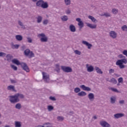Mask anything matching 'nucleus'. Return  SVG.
Returning a JSON list of instances; mask_svg holds the SVG:
<instances>
[{
  "label": "nucleus",
  "instance_id": "f257e3e1",
  "mask_svg": "<svg viewBox=\"0 0 127 127\" xmlns=\"http://www.w3.org/2000/svg\"><path fill=\"white\" fill-rule=\"evenodd\" d=\"M9 101L11 104H15L16 103H18L20 99H24V95L21 93H16L14 96H9Z\"/></svg>",
  "mask_w": 127,
  "mask_h": 127
},
{
  "label": "nucleus",
  "instance_id": "f03ea898",
  "mask_svg": "<svg viewBox=\"0 0 127 127\" xmlns=\"http://www.w3.org/2000/svg\"><path fill=\"white\" fill-rule=\"evenodd\" d=\"M38 37L40 38L41 42H47V41H48V38L44 33L39 34Z\"/></svg>",
  "mask_w": 127,
  "mask_h": 127
},
{
  "label": "nucleus",
  "instance_id": "7ed1b4c3",
  "mask_svg": "<svg viewBox=\"0 0 127 127\" xmlns=\"http://www.w3.org/2000/svg\"><path fill=\"white\" fill-rule=\"evenodd\" d=\"M61 69L65 73H71L73 71V69H72V68H71L69 66H66L64 65L61 66Z\"/></svg>",
  "mask_w": 127,
  "mask_h": 127
},
{
  "label": "nucleus",
  "instance_id": "20e7f679",
  "mask_svg": "<svg viewBox=\"0 0 127 127\" xmlns=\"http://www.w3.org/2000/svg\"><path fill=\"white\" fill-rule=\"evenodd\" d=\"M21 67L23 70L26 71L27 73L29 72V67L27 66V64L25 63H21Z\"/></svg>",
  "mask_w": 127,
  "mask_h": 127
},
{
  "label": "nucleus",
  "instance_id": "39448f33",
  "mask_svg": "<svg viewBox=\"0 0 127 127\" xmlns=\"http://www.w3.org/2000/svg\"><path fill=\"white\" fill-rule=\"evenodd\" d=\"M42 75H43V79L44 82H45V83H49V80H50L49 75L47 74V73H46L45 72H42Z\"/></svg>",
  "mask_w": 127,
  "mask_h": 127
},
{
  "label": "nucleus",
  "instance_id": "423d86ee",
  "mask_svg": "<svg viewBox=\"0 0 127 127\" xmlns=\"http://www.w3.org/2000/svg\"><path fill=\"white\" fill-rule=\"evenodd\" d=\"M76 20L78 22V25L80 29H82V28L84 27V23L83 22V21L81 20V18H77Z\"/></svg>",
  "mask_w": 127,
  "mask_h": 127
},
{
  "label": "nucleus",
  "instance_id": "0eeeda50",
  "mask_svg": "<svg viewBox=\"0 0 127 127\" xmlns=\"http://www.w3.org/2000/svg\"><path fill=\"white\" fill-rule=\"evenodd\" d=\"M100 124L101 127H111V125L109 124V123L106 121H101Z\"/></svg>",
  "mask_w": 127,
  "mask_h": 127
},
{
  "label": "nucleus",
  "instance_id": "6e6552de",
  "mask_svg": "<svg viewBox=\"0 0 127 127\" xmlns=\"http://www.w3.org/2000/svg\"><path fill=\"white\" fill-rule=\"evenodd\" d=\"M118 65H120V64H127V59H123L121 60H119L116 62Z\"/></svg>",
  "mask_w": 127,
  "mask_h": 127
},
{
  "label": "nucleus",
  "instance_id": "1a4fd4ad",
  "mask_svg": "<svg viewBox=\"0 0 127 127\" xmlns=\"http://www.w3.org/2000/svg\"><path fill=\"white\" fill-rule=\"evenodd\" d=\"M82 44H84V45L87 46V48L88 49H91V48L92 47V46H93V45L92 44L89 43V42H88L86 41H82Z\"/></svg>",
  "mask_w": 127,
  "mask_h": 127
},
{
  "label": "nucleus",
  "instance_id": "9d476101",
  "mask_svg": "<svg viewBox=\"0 0 127 127\" xmlns=\"http://www.w3.org/2000/svg\"><path fill=\"white\" fill-rule=\"evenodd\" d=\"M80 88L82 89L83 91H87L88 92L91 91V88L85 86V85H82L80 86Z\"/></svg>",
  "mask_w": 127,
  "mask_h": 127
},
{
  "label": "nucleus",
  "instance_id": "9b49d317",
  "mask_svg": "<svg viewBox=\"0 0 127 127\" xmlns=\"http://www.w3.org/2000/svg\"><path fill=\"white\" fill-rule=\"evenodd\" d=\"M109 34L110 35V37H112V38H113V39L117 38V33H116V32L114 31H110Z\"/></svg>",
  "mask_w": 127,
  "mask_h": 127
},
{
  "label": "nucleus",
  "instance_id": "f8f14e48",
  "mask_svg": "<svg viewBox=\"0 0 127 127\" xmlns=\"http://www.w3.org/2000/svg\"><path fill=\"white\" fill-rule=\"evenodd\" d=\"M86 25L88 27H89V28H91V29H96V28H97L96 24H92L89 23H86Z\"/></svg>",
  "mask_w": 127,
  "mask_h": 127
},
{
  "label": "nucleus",
  "instance_id": "ddd939ff",
  "mask_svg": "<svg viewBox=\"0 0 127 127\" xmlns=\"http://www.w3.org/2000/svg\"><path fill=\"white\" fill-rule=\"evenodd\" d=\"M125 116V114L123 113H117L114 115L115 119H120V118H123Z\"/></svg>",
  "mask_w": 127,
  "mask_h": 127
},
{
  "label": "nucleus",
  "instance_id": "4468645a",
  "mask_svg": "<svg viewBox=\"0 0 127 127\" xmlns=\"http://www.w3.org/2000/svg\"><path fill=\"white\" fill-rule=\"evenodd\" d=\"M43 2H44V1L43 0H39L36 2V6H38L39 7H41V6H42Z\"/></svg>",
  "mask_w": 127,
  "mask_h": 127
},
{
  "label": "nucleus",
  "instance_id": "2eb2a0df",
  "mask_svg": "<svg viewBox=\"0 0 127 127\" xmlns=\"http://www.w3.org/2000/svg\"><path fill=\"white\" fill-rule=\"evenodd\" d=\"M8 91H12V92H16V90H15V87L13 85H9L7 86V88Z\"/></svg>",
  "mask_w": 127,
  "mask_h": 127
},
{
  "label": "nucleus",
  "instance_id": "dca6fc26",
  "mask_svg": "<svg viewBox=\"0 0 127 127\" xmlns=\"http://www.w3.org/2000/svg\"><path fill=\"white\" fill-rule=\"evenodd\" d=\"M89 19H91V21L92 22H93L94 23H97V22H98V20H97V19L95 18V17H94L92 16L91 15H89L88 16Z\"/></svg>",
  "mask_w": 127,
  "mask_h": 127
},
{
  "label": "nucleus",
  "instance_id": "f3484780",
  "mask_svg": "<svg viewBox=\"0 0 127 127\" xmlns=\"http://www.w3.org/2000/svg\"><path fill=\"white\" fill-rule=\"evenodd\" d=\"M12 63L16 64V65H21V63L19 62V61L17 59H14L12 60Z\"/></svg>",
  "mask_w": 127,
  "mask_h": 127
},
{
  "label": "nucleus",
  "instance_id": "a211bd4d",
  "mask_svg": "<svg viewBox=\"0 0 127 127\" xmlns=\"http://www.w3.org/2000/svg\"><path fill=\"white\" fill-rule=\"evenodd\" d=\"M69 29L71 32H75L76 31V27L73 24H71L69 26Z\"/></svg>",
  "mask_w": 127,
  "mask_h": 127
},
{
  "label": "nucleus",
  "instance_id": "6ab92c4d",
  "mask_svg": "<svg viewBox=\"0 0 127 127\" xmlns=\"http://www.w3.org/2000/svg\"><path fill=\"white\" fill-rule=\"evenodd\" d=\"M7 61H11V59L13 58V57L10 54H8L5 56Z\"/></svg>",
  "mask_w": 127,
  "mask_h": 127
},
{
  "label": "nucleus",
  "instance_id": "aec40b11",
  "mask_svg": "<svg viewBox=\"0 0 127 127\" xmlns=\"http://www.w3.org/2000/svg\"><path fill=\"white\" fill-rule=\"evenodd\" d=\"M88 99H89L90 101H92V100L95 99V95H94V94L92 93H89L88 95Z\"/></svg>",
  "mask_w": 127,
  "mask_h": 127
},
{
  "label": "nucleus",
  "instance_id": "412c9836",
  "mask_svg": "<svg viewBox=\"0 0 127 127\" xmlns=\"http://www.w3.org/2000/svg\"><path fill=\"white\" fill-rule=\"evenodd\" d=\"M77 95L79 96V97H84L87 95V93L84 91H81L77 94Z\"/></svg>",
  "mask_w": 127,
  "mask_h": 127
},
{
  "label": "nucleus",
  "instance_id": "4be33fe9",
  "mask_svg": "<svg viewBox=\"0 0 127 127\" xmlns=\"http://www.w3.org/2000/svg\"><path fill=\"white\" fill-rule=\"evenodd\" d=\"M48 3L44 1V2H43L41 7L42 8H48Z\"/></svg>",
  "mask_w": 127,
  "mask_h": 127
},
{
  "label": "nucleus",
  "instance_id": "5701e85b",
  "mask_svg": "<svg viewBox=\"0 0 127 127\" xmlns=\"http://www.w3.org/2000/svg\"><path fill=\"white\" fill-rule=\"evenodd\" d=\"M15 38L16 40H17L18 41H21V40H22V39H23V38L22 37V36L20 35H16Z\"/></svg>",
  "mask_w": 127,
  "mask_h": 127
},
{
  "label": "nucleus",
  "instance_id": "b1692460",
  "mask_svg": "<svg viewBox=\"0 0 127 127\" xmlns=\"http://www.w3.org/2000/svg\"><path fill=\"white\" fill-rule=\"evenodd\" d=\"M95 70L97 74H103V71H102V69H100V68L95 66Z\"/></svg>",
  "mask_w": 127,
  "mask_h": 127
},
{
  "label": "nucleus",
  "instance_id": "393cba45",
  "mask_svg": "<svg viewBox=\"0 0 127 127\" xmlns=\"http://www.w3.org/2000/svg\"><path fill=\"white\" fill-rule=\"evenodd\" d=\"M56 71L57 73H60V65L59 64H56Z\"/></svg>",
  "mask_w": 127,
  "mask_h": 127
},
{
  "label": "nucleus",
  "instance_id": "a878e982",
  "mask_svg": "<svg viewBox=\"0 0 127 127\" xmlns=\"http://www.w3.org/2000/svg\"><path fill=\"white\" fill-rule=\"evenodd\" d=\"M94 71V66L92 65H90L89 66L87 67V71L91 72Z\"/></svg>",
  "mask_w": 127,
  "mask_h": 127
},
{
  "label": "nucleus",
  "instance_id": "bb28decb",
  "mask_svg": "<svg viewBox=\"0 0 127 127\" xmlns=\"http://www.w3.org/2000/svg\"><path fill=\"white\" fill-rule=\"evenodd\" d=\"M21 127V122L16 121L15 122V127Z\"/></svg>",
  "mask_w": 127,
  "mask_h": 127
},
{
  "label": "nucleus",
  "instance_id": "cd10ccee",
  "mask_svg": "<svg viewBox=\"0 0 127 127\" xmlns=\"http://www.w3.org/2000/svg\"><path fill=\"white\" fill-rule=\"evenodd\" d=\"M15 108L17 110H20L22 108L21 104L20 103H17L15 106Z\"/></svg>",
  "mask_w": 127,
  "mask_h": 127
},
{
  "label": "nucleus",
  "instance_id": "c85d7f7f",
  "mask_svg": "<svg viewBox=\"0 0 127 127\" xmlns=\"http://www.w3.org/2000/svg\"><path fill=\"white\" fill-rule=\"evenodd\" d=\"M37 22L38 23H40V22H41V21H42V16H38L37 18Z\"/></svg>",
  "mask_w": 127,
  "mask_h": 127
},
{
  "label": "nucleus",
  "instance_id": "c756f323",
  "mask_svg": "<svg viewBox=\"0 0 127 127\" xmlns=\"http://www.w3.org/2000/svg\"><path fill=\"white\" fill-rule=\"evenodd\" d=\"M61 19L63 21H67L68 20V17L66 15H64L61 17Z\"/></svg>",
  "mask_w": 127,
  "mask_h": 127
},
{
  "label": "nucleus",
  "instance_id": "7c9ffc66",
  "mask_svg": "<svg viewBox=\"0 0 127 127\" xmlns=\"http://www.w3.org/2000/svg\"><path fill=\"white\" fill-rule=\"evenodd\" d=\"M109 82L110 83H113V84H117V83H118V81L116 80L115 78H111Z\"/></svg>",
  "mask_w": 127,
  "mask_h": 127
},
{
  "label": "nucleus",
  "instance_id": "2f4dec72",
  "mask_svg": "<svg viewBox=\"0 0 127 127\" xmlns=\"http://www.w3.org/2000/svg\"><path fill=\"white\" fill-rule=\"evenodd\" d=\"M30 52V50L27 49L26 50L24 51V55L25 56H28L29 55V53Z\"/></svg>",
  "mask_w": 127,
  "mask_h": 127
},
{
  "label": "nucleus",
  "instance_id": "473e14b6",
  "mask_svg": "<svg viewBox=\"0 0 127 127\" xmlns=\"http://www.w3.org/2000/svg\"><path fill=\"white\" fill-rule=\"evenodd\" d=\"M29 57V58H32L34 57V53L32 51H30L29 55L27 56Z\"/></svg>",
  "mask_w": 127,
  "mask_h": 127
},
{
  "label": "nucleus",
  "instance_id": "72a5a7b5",
  "mask_svg": "<svg viewBox=\"0 0 127 127\" xmlns=\"http://www.w3.org/2000/svg\"><path fill=\"white\" fill-rule=\"evenodd\" d=\"M111 104H115L116 103V97H112L110 98Z\"/></svg>",
  "mask_w": 127,
  "mask_h": 127
},
{
  "label": "nucleus",
  "instance_id": "f704fd0d",
  "mask_svg": "<svg viewBox=\"0 0 127 127\" xmlns=\"http://www.w3.org/2000/svg\"><path fill=\"white\" fill-rule=\"evenodd\" d=\"M48 110L49 112H51V111L54 110V107L52 105L48 106Z\"/></svg>",
  "mask_w": 127,
  "mask_h": 127
},
{
  "label": "nucleus",
  "instance_id": "c9c22d12",
  "mask_svg": "<svg viewBox=\"0 0 127 127\" xmlns=\"http://www.w3.org/2000/svg\"><path fill=\"white\" fill-rule=\"evenodd\" d=\"M44 126H45L44 127H53V126H52V125H51V124H50V123H45L44 124Z\"/></svg>",
  "mask_w": 127,
  "mask_h": 127
},
{
  "label": "nucleus",
  "instance_id": "e433bc0d",
  "mask_svg": "<svg viewBox=\"0 0 127 127\" xmlns=\"http://www.w3.org/2000/svg\"><path fill=\"white\" fill-rule=\"evenodd\" d=\"M66 5H70L71 4V0H64Z\"/></svg>",
  "mask_w": 127,
  "mask_h": 127
},
{
  "label": "nucleus",
  "instance_id": "4c0bfd02",
  "mask_svg": "<svg viewBox=\"0 0 127 127\" xmlns=\"http://www.w3.org/2000/svg\"><path fill=\"white\" fill-rule=\"evenodd\" d=\"M116 64L117 65V66H119L120 69H124V68H125V65L123 64H118V63H116Z\"/></svg>",
  "mask_w": 127,
  "mask_h": 127
},
{
  "label": "nucleus",
  "instance_id": "58836bf2",
  "mask_svg": "<svg viewBox=\"0 0 127 127\" xmlns=\"http://www.w3.org/2000/svg\"><path fill=\"white\" fill-rule=\"evenodd\" d=\"M74 93H79V92H81V89L79 87H76L74 88Z\"/></svg>",
  "mask_w": 127,
  "mask_h": 127
},
{
  "label": "nucleus",
  "instance_id": "ea45409f",
  "mask_svg": "<svg viewBox=\"0 0 127 127\" xmlns=\"http://www.w3.org/2000/svg\"><path fill=\"white\" fill-rule=\"evenodd\" d=\"M19 47V45H17V44H16V45H13L12 46V48L13 49H14V48L15 49H18V48Z\"/></svg>",
  "mask_w": 127,
  "mask_h": 127
},
{
  "label": "nucleus",
  "instance_id": "a19ab883",
  "mask_svg": "<svg viewBox=\"0 0 127 127\" xmlns=\"http://www.w3.org/2000/svg\"><path fill=\"white\" fill-rule=\"evenodd\" d=\"M122 29L123 31H127V26L126 25H124L122 27Z\"/></svg>",
  "mask_w": 127,
  "mask_h": 127
},
{
  "label": "nucleus",
  "instance_id": "79ce46f5",
  "mask_svg": "<svg viewBox=\"0 0 127 127\" xmlns=\"http://www.w3.org/2000/svg\"><path fill=\"white\" fill-rule=\"evenodd\" d=\"M6 54L3 52H0V57H5Z\"/></svg>",
  "mask_w": 127,
  "mask_h": 127
},
{
  "label": "nucleus",
  "instance_id": "37998d69",
  "mask_svg": "<svg viewBox=\"0 0 127 127\" xmlns=\"http://www.w3.org/2000/svg\"><path fill=\"white\" fill-rule=\"evenodd\" d=\"M11 68H12V69H13L14 71L17 70V67L13 64L11 65Z\"/></svg>",
  "mask_w": 127,
  "mask_h": 127
},
{
  "label": "nucleus",
  "instance_id": "c03bdc74",
  "mask_svg": "<svg viewBox=\"0 0 127 127\" xmlns=\"http://www.w3.org/2000/svg\"><path fill=\"white\" fill-rule=\"evenodd\" d=\"M103 16H106V17H110L111 16V14L108 12L104 13Z\"/></svg>",
  "mask_w": 127,
  "mask_h": 127
},
{
  "label": "nucleus",
  "instance_id": "a18cd8bd",
  "mask_svg": "<svg viewBox=\"0 0 127 127\" xmlns=\"http://www.w3.org/2000/svg\"><path fill=\"white\" fill-rule=\"evenodd\" d=\"M27 42H28V43H32V39H31V37H27Z\"/></svg>",
  "mask_w": 127,
  "mask_h": 127
},
{
  "label": "nucleus",
  "instance_id": "49530a36",
  "mask_svg": "<svg viewBox=\"0 0 127 127\" xmlns=\"http://www.w3.org/2000/svg\"><path fill=\"white\" fill-rule=\"evenodd\" d=\"M111 90L113 91V92H115L116 93H119V90H118V89L115 88H111Z\"/></svg>",
  "mask_w": 127,
  "mask_h": 127
},
{
  "label": "nucleus",
  "instance_id": "de8ad7c7",
  "mask_svg": "<svg viewBox=\"0 0 127 127\" xmlns=\"http://www.w3.org/2000/svg\"><path fill=\"white\" fill-rule=\"evenodd\" d=\"M57 119L59 121H64V117H63L58 116L57 117Z\"/></svg>",
  "mask_w": 127,
  "mask_h": 127
},
{
  "label": "nucleus",
  "instance_id": "09e8293b",
  "mask_svg": "<svg viewBox=\"0 0 127 127\" xmlns=\"http://www.w3.org/2000/svg\"><path fill=\"white\" fill-rule=\"evenodd\" d=\"M74 53L77 54V55H81V52L78 51V50H76L74 51Z\"/></svg>",
  "mask_w": 127,
  "mask_h": 127
},
{
  "label": "nucleus",
  "instance_id": "8fccbe9b",
  "mask_svg": "<svg viewBox=\"0 0 127 127\" xmlns=\"http://www.w3.org/2000/svg\"><path fill=\"white\" fill-rule=\"evenodd\" d=\"M18 23L19 25H20V26H21L22 27H23V26H24V25H23V23L21 22L20 20L18 21Z\"/></svg>",
  "mask_w": 127,
  "mask_h": 127
},
{
  "label": "nucleus",
  "instance_id": "3c124183",
  "mask_svg": "<svg viewBox=\"0 0 127 127\" xmlns=\"http://www.w3.org/2000/svg\"><path fill=\"white\" fill-rule=\"evenodd\" d=\"M48 19H46V20H44L43 22V23L44 25H46L47 24H48Z\"/></svg>",
  "mask_w": 127,
  "mask_h": 127
},
{
  "label": "nucleus",
  "instance_id": "603ef678",
  "mask_svg": "<svg viewBox=\"0 0 127 127\" xmlns=\"http://www.w3.org/2000/svg\"><path fill=\"white\" fill-rule=\"evenodd\" d=\"M118 82L119 83H123V82H124V78H123V77H120L118 79Z\"/></svg>",
  "mask_w": 127,
  "mask_h": 127
},
{
  "label": "nucleus",
  "instance_id": "864d4df0",
  "mask_svg": "<svg viewBox=\"0 0 127 127\" xmlns=\"http://www.w3.org/2000/svg\"><path fill=\"white\" fill-rule=\"evenodd\" d=\"M112 12H113V13H114V14H117V13L118 12V10L115 8L113 9Z\"/></svg>",
  "mask_w": 127,
  "mask_h": 127
},
{
  "label": "nucleus",
  "instance_id": "5fc2aeb1",
  "mask_svg": "<svg viewBox=\"0 0 127 127\" xmlns=\"http://www.w3.org/2000/svg\"><path fill=\"white\" fill-rule=\"evenodd\" d=\"M50 100L51 101H56V98L54 97L50 96L49 97Z\"/></svg>",
  "mask_w": 127,
  "mask_h": 127
},
{
  "label": "nucleus",
  "instance_id": "6e6d98bb",
  "mask_svg": "<svg viewBox=\"0 0 127 127\" xmlns=\"http://www.w3.org/2000/svg\"><path fill=\"white\" fill-rule=\"evenodd\" d=\"M113 73H115V69H110L109 70V73L110 74H113Z\"/></svg>",
  "mask_w": 127,
  "mask_h": 127
},
{
  "label": "nucleus",
  "instance_id": "4d7b16f0",
  "mask_svg": "<svg viewBox=\"0 0 127 127\" xmlns=\"http://www.w3.org/2000/svg\"><path fill=\"white\" fill-rule=\"evenodd\" d=\"M123 54L127 57V50H125L123 52Z\"/></svg>",
  "mask_w": 127,
  "mask_h": 127
},
{
  "label": "nucleus",
  "instance_id": "13d9d810",
  "mask_svg": "<svg viewBox=\"0 0 127 127\" xmlns=\"http://www.w3.org/2000/svg\"><path fill=\"white\" fill-rule=\"evenodd\" d=\"M65 12L66 14H70V13H71V10H70V9H68L65 11Z\"/></svg>",
  "mask_w": 127,
  "mask_h": 127
},
{
  "label": "nucleus",
  "instance_id": "bf43d9fd",
  "mask_svg": "<svg viewBox=\"0 0 127 127\" xmlns=\"http://www.w3.org/2000/svg\"><path fill=\"white\" fill-rule=\"evenodd\" d=\"M119 58H126V57H125L124 55L121 54L118 56Z\"/></svg>",
  "mask_w": 127,
  "mask_h": 127
},
{
  "label": "nucleus",
  "instance_id": "052dcab7",
  "mask_svg": "<svg viewBox=\"0 0 127 127\" xmlns=\"http://www.w3.org/2000/svg\"><path fill=\"white\" fill-rule=\"evenodd\" d=\"M119 104H120L121 105H123L125 104V100H122L119 101Z\"/></svg>",
  "mask_w": 127,
  "mask_h": 127
},
{
  "label": "nucleus",
  "instance_id": "680f3d73",
  "mask_svg": "<svg viewBox=\"0 0 127 127\" xmlns=\"http://www.w3.org/2000/svg\"><path fill=\"white\" fill-rule=\"evenodd\" d=\"M10 82L12 83V84H15V83H16V81L13 79H11Z\"/></svg>",
  "mask_w": 127,
  "mask_h": 127
},
{
  "label": "nucleus",
  "instance_id": "e2e57ef3",
  "mask_svg": "<svg viewBox=\"0 0 127 127\" xmlns=\"http://www.w3.org/2000/svg\"><path fill=\"white\" fill-rule=\"evenodd\" d=\"M93 119H94V120H97V116H93Z\"/></svg>",
  "mask_w": 127,
  "mask_h": 127
},
{
  "label": "nucleus",
  "instance_id": "0e129e2a",
  "mask_svg": "<svg viewBox=\"0 0 127 127\" xmlns=\"http://www.w3.org/2000/svg\"><path fill=\"white\" fill-rule=\"evenodd\" d=\"M35 127H44V126H41V125H39V126H36Z\"/></svg>",
  "mask_w": 127,
  "mask_h": 127
},
{
  "label": "nucleus",
  "instance_id": "69168bd1",
  "mask_svg": "<svg viewBox=\"0 0 127 127\" xmlns=\"http://www.w3.org/2000/svg\"><path fill=\"white\" fill-rule=\"evenodd\" d=\"M32 1H33V2H36V1H38V0H32Z\"/></svg>",
  "mask_w": 127,
  "mask_h": 127
},
{
  "label": "nucleus",
  "instance_id": "338daca9",
  "mask_svg": "<svg viewBox=\"0 0 127 127\" xmlns=\"http://www.w3.org/2000/svg\"><path fill=\"white\" fill-rule=\"evenodd\" d=\"M115 75L117 76V77H120V75L118 74H115Z\"/></svg>",
  "mask_w": 127,
  "mask_h": 127
},
{
  "label": "nucleus",
  "instance_id": "774afa93",
  "mask_svg": "<svg viewBox=\"0 0 127 127\" xmlns=\"http://www.w3.org/2000/svg\"><path fill=\"white\" fill-rule=\"evenodd\" d=\"M86 66L87 68H88V67H89V64H86Z\"/></svg>",
  "mask_w": 127,
  "mask_h": 127
}]
</instances>
